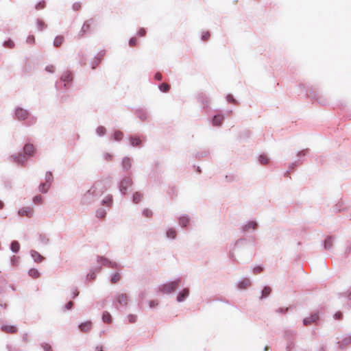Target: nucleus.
<instances>
[{
	"label": "nucleus",
	"instance_id": "31",
	"mask_svg": "<svg viewBox=\"0 0 351 351\" xmlns=\"http://www.w3.org/2000/svg\"><path fill=\"white\" fill-rule=\"evenodd\" d=\"M178 230L175 228L169 227L166 229L165 231V237L171 239L175 240L177 237Z\"/></svg>",
	"mask_w": 351,
	"mask_h": 351
},
{
	"label": "nucleus",
	"instance_id": "17",
	"mask_svg": "<svg viewBox=\"0 0 351 351\" xmlns=\"http://www.w3.org/2000/svg\"><path fill=\"white\" fill-rule=\"evenodd\" d=\"M95 23V19L93 18H90L86 21H85L82 25V27L78 34V38H81L84 37L86 34L90 32L91 25Z\"/></svg>",
	"mask_w": 351,
	"mask_h": 351
},
{
	"label": "nucleus",
	"instance_id": "4",
	"mask_svg": "<svg viewBox=\"0 0 351 351\" xmlns=\"http://www.w3.org/2000/svg\"><path fill=\"white\" fill-rule=\"evenodd\" d=\"M12 117L14 119L22 122L23 125L26 127L32 126L37 121V117L33 115L29 110L19 106L15 108Z\"/></svg>",
	"mask_w": 351,
	"mask_h": 351
},
{
	"label": "nucleus",
	"instance_id": "52",
	"mask_svg": "<svg viewBox=\"0 0 351 351\" xmlns=\"http://www.w3.org/2000/svg\"><path fill=\"white\" fill-rule=\"evenodd\" d=\"M2 45L5 48L12 49L14 47L15 43L10 38H8L3 42Z\"/></svg>",
	"mask_w": 351,
	"mask_h": 351
},
{
	"label": "nucleus",
	"instance_id": "13",
	"mask_svg": "<svg viewBox=\"0 0 351 351\" xmlns=\"http://www.w3.org/2000/svg\"><path fill=\"white\" fill-rule=\"evenodd\" d=\"M197 99L202 104V109L208 114L211 108L209 106L210 101L208 95L204 93H200L197 95Z\"/></svg>",
	"mask_w": 351,
	"mask_h": 351
},
{
	"label": "nucleus",
	"instance_id": "12",
	"mask_svg": "<svg viewBox=\"0 0 351 351\" xmlns=\"http://www.w3.org/2000/svg\"><path fill=\"white\" fill-rule=\"evenodd\" d=\"M225 116L221 110H218L209 117V121L214 127H220L223 125Z\"/></svg>",
	"mask_w": 351,
	"mask_h": 351
},
{
	"label": "nucleus",
	"instance_id": "28",
	"mask_svg": "<svg viewBox=\"0 0 351 351\" xmlns=\"http://www.w3.org/2000/svg\"><path fill=\"white\" fill-rule=\"evenodd\" d=\"M272 289L269 285L263 286V289L261 291V295L259 296V299L261 300H263L269 298L271 295Z\"/></svg>",
	"mask_w": 351,
	"mask_h": 351
},
{
	"label": "nucleus",
	"instance_id": "45",
	"mask_svg": "<svg viewBox=\"0 0 351 351\" xmlns=\"http://www.w3.org/2000/svg\"><path fill=\"white\" fill-rule=\"evenodd\" d=\"M64 41V36L62 35H58L55 37L53 42V45L56 47H59L63 44Z\"/></svg>",
	"mask_w": 351,
	"mask_h": 351
},
{
	"label": "nucleus",
	"instance_id": "11",
	"mask_svg": "<svg viewBox=\"0 0 351 351\" xmlns=\"http://www.w3.org/2000/svg\"><path fill=\"white\" fill-rule=\"evenodd\" d=\"M128 139L130 146L140 148L143 146V143L146 141V136L142 134H130Z\"/></svg>",
	"mask_w": 351,
	"mask_h": 351
},
{
	"label": "nucleus",
	"instance_id": "59",
	"mask_svg": "<svg viewBox=\"0 0 351 351\" xmlns=\"http://www.w3.org/2000/svg\"><path fill=\"white\" fill-rule=\"evenodd\" d=\"M20 257L17 256H12L10 258V264L12 267H17L19 263Z\"/></svg>",
	"mask_w": 351,
	"mask_h": 351
},
{
	"label": "nucleus",
	"instance_id": "44",
	"mask_svg": "<svg viewBox=\"0 0 351 351\" xmlns=\"http://www.w3.org/2000/svg\"><path fill=\"white\" fill-rule=\"evenodd\" d=\"M28 275L34 279H36L40 277V272L38 269L35 267L30 268L27 272Z\"/></svg>",
	"mask_w": 351,
	"mask_h": 351
},
{
	"label": "nucleus",
	"instance_id": "36",
	"mask_svg": "<svg viewBox=\"0 0 351 351\" xmlns=\"http://www.w3.org/2000/svg\"><path fill=\"white\" fill-rule=\"evenodd\" d=\"M21 245L18 241H12L10 244V250L14 253L17 254L20 251Z\"/></svg>",
	"mask_w": 351,
	"mask_h": 351
},
{
	"label": "nucleus",
	"instance_id": "19",
	"mask_svg": "<svg viewBox=\"0 0 351 351\" xmlns=\"http://www.w3.org/2000/svg\"><path fill=\"white\" fill-rule=\"evenodd\" d=\"M178 223L180 226L183 229L188 230L190 228L191 226V217L186 215L183 214L180 215L178 219Z\"/></svg>",
	"mask_w": 351,
	"mask_h": 351
},
{
	"label": "nucleus",
	"instance_id": "14",
	"mask_svg": "<svg viewBox=\"0 0 351 351\" xmlns=\"http://www.w3.org/2000/svg\"><path fill=\"white\" fill-rule=\"evenodd\" d=\"M258 228V222L254 219H250L243 223L240 230L241 232H252Z\"/></svg>",
	"mask_w": 351,
	"mask_h": 351
},
{
	"label": "nucleus",
	"instance_id": "3",
	"mask_svg": "<svg viewBox=\"0 0 351 351\" xmlns=\"http://www.w3.org/2000/svg\"><path fill=\"white\" fill-rule=\"evenodd\" d=\"M97 262L99 264L97 266L92 267L90 272L88 273L86 276V280L93 281L95 280L97 277V274L100 272L102 266L107 267L108 268L112 269H118L121 267L120 264L118 263L110 260V258L101 255H97Z\"/></svg>",
	"mask_w": 351,
	"mask_h": 351
},
{
	"label": "nucleus",
	"instance_id": "20",
	"mask_svg": "<svg viewBox=\"0 0 351 351\" xmlns=\"http://www.w3.org/2000/svg\"><path fill=\"white\" fill-rule=\"evenodd\" d=\"M0 328L3 332L8 334H15L19 330L16 325L8 324L7 323H1Z\"/></svg>",
	"mask_w": 351,
	"mask_h": 351
},
{
	"label": "nucleus",
	"instance_id": "62",
	"mask_svg": "<svg viewBox=\"0 0 351 351\" xmlns=\"http://www.w3.org/2000/svg\"><path fill=\"white\" fill-rule=\"evenodd\" d=\"M47 3L45 0H41L38 1L36 5H34V8L37 10H42L46 8Z\"/></svg>",
	"mask_w": 351,
	"mask_h": 351
},
{
	"label": "nucleus",
	"instance_id": "25",
	"mask_svg": "<svg viewBox=\"0 0 351 351\" xmlns=\"http://www.w3.org/2000/svg\"><path fill=\"white\" fill-rule=\"evenodd\" d=\"M338 297L339 299L342 300H348L350 302H348L346 304V307L349 309L351 308V288L349 289L347 291L343 293H339Z\"/></svg>",
	"mask_w": 351,
	"mask_h": 351
},
{
	"label": "nucleus",
	"instance_id": "5",
	"mask_svg": "<svg viewBox=\"0 0 351 351\" xmlns=\"http://www.w3.org/2000/svg\"><path fill=\"white\" fill-rule=\"evenodd\" d=\"M73 74L71 71H65L62 73L60 80L55 84L58 91L65 93L73 84Z\"/></svg>",
	"mask_w": 351,
	"mask_h": 351
},
{
	"label": "nucleus",
	"instance_id": "7",
	"mask_svg": "<svg viewBox=\"0 0 351 351\" xmlns=\"http://www.w3.org/2000/svg\"><path fill=\"white\" fill-rule=\"evenodd\" d=\"M181 285H183L182 278L178 277L160 285L158 291L162 293L169 295L176 291Z\"/></svg>",
	"mask_w": 351,
	"mask_h": 351
},
{
	"label": "nucleus",
	"instance_id": "47",
	"mask_svg": "<svg viewBox=\"0 0 351 351\" xmlns=\"http://www.w3.org/2000/svg\"><path fill=\"white\" fill-rule=\"evenodd\" d=\"M36 27L38 30L39 31H43L47 27V24L45 23V21L40 18H38L36 21Z\"/></svg>",
	"mask_w": 351,
	"mask_h": 351
},
{
	"label": "nucleus",
	"instance_id": "6",
	"mask_svg": "<svg viewBox=\"0 0 351 351\" xmlns=\"http://www.w3.org/2000/svg\"><path fill=\"white\" fill-rule=\"evenodd\" d=\"M302 91L305 93V96L311 99L313 101H317L319 105L325 106L328 104V101L326 98L320 95L319 92L314 87L306 88L304 84H300Z\"/></svg>",
	"mask_w": 351,
	"mask_h": 351
},
{
	"label": "nucleus",
	"instance_id": "61",
	"mask_svg": "<svg viewBox=\"0 0 351 351\" xmlns=\"http://www.w3.org/2000/svg\"><path fill=\"white\" fill-rule=\"evenodd\" d=\"M286 342V351H293L295 348V341H288Z\"/></svg>",
	"mask_w": 351,
	"mask_h": 351
},
{
	"label": "nucleus",
	"instance_id": "63",
	"mask_svg": "<svg viewBox=\"0 0 351 351\" xmlns=\"http://www.w3.org/2000/svg\"><path fill=\"white\" fill-rule=\"evenodd\" d=\"M74 307V302L71 301L67 302L63 306H62V311L65 312L66 311H69L73 309Z\"/></svg>",
	"mask_w": 351,
	"mask_h": 351
},
{
	"label": "nucleus",
	"instance_id": "2",
	"mask_svg": "<svg viewBox=\"0 0 351 351\" xmlns=\"http://www.w3.org/2000/svg\"><path fill=\"white\" fill-rule=\"evenodd\" d=\"M110 184V180H98L94 183L92 187L88 190L82 197L81 203L90 204L100 197L106 190L107 185Z\"/></svg>",
	"mask_w": 351,
	"mask_h": 351
},
{
	"label": "nucleus",
	"instance_id": "58",
	"mask_svg": "<svg viewBox=\"0 0 351 351\" xmlns=\"http://www.w3.org/2000/svg\"><path fill=\"white\" fill-rule=\"evenodd\" d=\"M264 269H265V267H264L263 265H262V264L256 265L252 267V272L254 274H258L261 273L264 270Z\"/></svg>",
	"mask_w": 351,
	"mask_h": 351
},
{
	"label": "nucleus",
	"instance_id": "56",
	"mask_svg": "<svg viewBox=\"0 0 351 351\" xmlns=\"http://www.w3.org/2000/svg\"><path fill=\"white\" fill-rule=\"evenodd\" d=\"M137 320V315L135 314H129L128 315L126 319L124 320L125 324L127 323H135Z\"/></svg>",
	"mask_w": 351,
	"mask_h": 351
},
{
	"label": "nucleus",
	"instance_id": "33",
	"mask_svg": "<svg viewBox=\"0 0 351 351\" xmlns=\"http://www.w3.org/2000/svg\"><path fill=\"white\" fill-rule=\"evenodd\" d=\"M29 254L34 261L36 263H40L44 260V257L35 250H31Z\"/></svg>",
	"mask_w": 351,
	"mask_h": 351
},
{
	"label": "nucleus",
	"instance_id": "24",
	"mask_svg": "<svg viewBox=\"0 0 351 351\" xmlns=\"http://www.w3.org/2000/svg\"><path fill=\"white\" fill-rule=\"evenodd\" d=\"M34 210L30 206H23L19 209L17 215L20 216H27L32 217L33 216Z\"/></svg>",
	"mask_w": 351,
	"mask_h": 351
},
{
	"label": "nucleus",
	"instance_id": "40",
	"mask_svg": "<svg viewBox=\"0 0 351 351\" xmlns=\"http://www.w3.org/2000/svg\"><path fill=\"white\" fill-rule=\"evenodd\" d=\"M131 199L133 203L138 204L143 199V193L139 191H135L132 193Z\"/></svg>",
	"mask_w": 351,
	"mask_h": 351
},
{
	"label": "nucleus",
	"instance_id": "29",
	"mask_svg": "<svg viewBox=\"0 0 351 351\" xmlns=\"http://www.w3.org/2000/svg\"><path fill=\"white\" fill-rule=\"evenodd\" d=\"M303 163V161L302 159H298L292 162H290L289 165V169L284 173V176H287L288 172L289 171H294L296 170L298 166L302 165Z\"/></svg>",
	"mask_w": 351,
	"mask_h": 351
},
{
	"label": "nucleus",
	"instance_id": "41",
	"mask_svg": "<svg viewBox=\"0 0 351 351\" xmlns=\"http://www.w3.org/2000/svg\"><path fill=\"white\" fill-rule=\"evenodd\" d=\"M101 204L106 206L110 207L113 204V197L111 194H108L104 199L101 200Z\"/></svg>",
	"mask_w": 351,
	"mask_h": 351
},
{
	"label": "nucleus",
	"instance_id": "27",
	"mask_svg": "<svg viewBox=\"0 0 351 351\" xmlns=\"http://www.w3.org/2000/svg\"><path fill=\"white\" fill-rule=\"evenodd\" d=\"M334 241H335L334 236H332V235L326 236L325 239L322 242L324 249L326 250H330L332 246V243H333Z\"/></svg>",
	"mask_w": 351,
	"mask_h": 351
},
{
	"label": "nucleus",
	"instance_id": "35",
	"mask_svg": "<svg viewBox=\"0 0 351 351\" xmlns=\"http://www.w3.org/2000/svg\"><path fill=\"white\" fill-rule=\"evenodd\" d=\"M78 328L82 332H88L92 328V322L91 321H86L81 322L78 325Z\"/></svg>",
	"mask_w": 351,
	"mask_h": 351
},
{
	"label": "nucleus",
	"instance_id": "54",
	"mask_svg": "<svg viewBox=\"0 0 351 351\" xmlns=\"http://www.w3.org/2000/svg\"><path fill=\"white\" fill-rule=\"evenodd\" d=\"M97 136L102 137L106 134V128L103 125H99L95 130Z\"/></svg>",
	"mask_w": 351,
	"mask_h": 351
},
{
	"label": "nucleus",
	"instance_id": "49",
	"mask_svg": "<svg viewBox=\"0 0 351 351\" xmlns=\"http://www.w3.org/2000/svg\"><path fill=\"white\" fill-rule=\"evenodd\" d=\"M251 134H252V132L250 130H245L239 133L238 138L240 139L245 140L250 137Z\"/></svg>",
	"mask_w": 351,
	"mask_h": 351
},
{
	"label": "nucleus",
	"instance_id": "1",
	"mask_svg": "<svg viewBox=\"0 0 351 351\" xmlns=\"http://www.w3.org/2000/svg\"><path fill=\"white\" fill-rule=\"evenodd\" d=\"M36 152V147L27 139L21 147V150L8 156V160L12 162H14L18 165L25 166L28 160L34 156Z\"/></svg>",
	"mask_w": 351,
	"mask_h": 351
},
{
	"label": "nucleus",
	"instance_id": "22",
	"mask_svg": "<svg viewBox=\"0 0 351 351\" xmlns=\"http://www.w3.org/2000/svg\"><path fill=\"white\" fill-rule=\"evenodd\" d=\"M189 295V288L184 287L178 291L176 297V301L179 303L184 302Z\"/></svg>",
	"mask_w": 351,
	"mask_h": 351
},
{
	"label": "nucleus",
	"instance_id": "50",
	"mask_svg": "<svg viewBox=\"0 0 351 351\" xmlns=\"http://www.w3.org/2000/svg\"><path fill=\"white\" fill-rule=\"evenodd\" d=\"M346 207L343 205V202L342 201L337 202L336 204L333 206V210L336 213H339L346 210Z\"/></svg>",
	"mask_w": 351,
	"mask_h": 351
},
{
	"label": "nucleus",
	"instance_id": "60",
	"mask_svg": "<svg viewBox=\"0 0 351 351\" xmlns=\"http://www.w3.org/2000/svg\"><path fill=\"white\" fill-rule=\"evenodd\" d=\"M209 154V150H203L201 152H197L195 154L194 157L196 158H201L204 157H206Z\"/></svg>",
	"mask_w": 351,
	"mask_h": 351
},
{
	"label": "nucleus",
	"instance_id": "21",
	"mask_svg": "<svg viewBox=\"0 0 351 351\" xmlns=\"http://www.w3.org/2000/svg\"><path fill=\"white\" fill-rule=\"evenodd\" d=\"M134 114L142 121H145L148 119V112L145 108H136Z\"/></svg>",
	"mask_w": 351,
	"mask_h": 351
},
{
	"label": "nucleus",
	"instance_id": "55",
	"mask_svg": "<svg viewBox=\"0 0 351 351\" xmlns=\"http://www.w3.org/2000/svg\"><path fill=\"white\" fill-rule=\"evenodd\" d=\"M45 182H47L51 185L52 184V182H53V175L51 171H47L46 172L45 176Z\"/></svg>",
	"mask_w": 351,
	"mask_h": 351
},
{
	"label": "nucleus",
	"instance_id": "53",
	"mask_svg": "<svg viewBox=\"0 0 351 351\" xmlns=\"http://www.w3.org/2000/svg\"><path fill=\"white\" fill-rule=\"evenodd\" d=\"M107 215L106 210L104 208H99L96 210V217L99 219L105 218Z\"/></svg>",
	"mask_w": 351,
	"mask_h": 351
},
{
	"label": "nucleus",
	"instance_id": "15",
	"mask_svg": "<svg viewBox=\"0 0 351 351\" xmlns=\"http://www.w3.org/2000/svg\"><path fill=\"white\" fill-rule=\"evenodd\" d=\"M320 319V312L319 311H316L312 312L309 316L304 317L302 319V323L304 325H309L311 324L315 323L317 324Z\"/></svg>",
	"mask_w": 351,
	"mask_h": 351
},
{
	"label": "nucleus",
	"instance_id": "9",
	"mask_svg": "<svg viewBox=\"0 0 351 351\" xmlns=\"http://www.w3.org/2000/svg\"><path fill=\"white\" fill-rule=\"evenodd\" d=\"M129 302V296L125 293L117 294L113 300L112 305L115 308L123 313L126 310Z\"/></svg>",
	"mask_w": 351,
	"mask_h": 351
},
{
	"label": "nucleus",
	"instance_id": "10",
	"mask_svg": "<svg viewBox=\"0 0 351 351\" xmlns=\"http://www.w3.org/2000/svg\"><path fill=\"white\" fill-rule=\"evenodd\" d=\"M131 174V172H128L127 176H124L117 183V187L121 195H126L128 189L133 185V181L130 177Z\"/></svg>",
	"mask_w": 351,
	"mask_h": 351
},
{
	"label": "nucleus",
	"instance_id": "51",
	"mask_svg": "<svg viewBox=\"0 0 351 351\" xmlns=\"http://www.w3.org/2000/svg\"><path fill=\"white\" fill-rule=\"evenodd\" d=\"M247 244V239L245 237L239 238L237 240L234 244V247H239Z\"/></svg>",
	"mask_w": 351,
	"mask_h": 351
},
{
	"label": "nucleus",
	"instance_id": "30",
	"mask_svg": "<svg viewBox=\"0 0 351 351\" xmlns=\"http://www.w3.org/2000/svg\"><path fill=\"white\" fill-rule=\"evenodd\" d=\"M121 167L123 171H128L132 167V158L128 156L123 157L121 161Z\"/></svg>",
	"mask_w": 351,
	"mask_h": 351
},
{
	"label": "nucleus",
	"instance_id": "34",
	"mask_svg": "<svg viewBox=\"0 0 351 351\" xmlns=\"http://www.w3.org/2000/svg\"><path fill=\"white\" fill-rule=\"evenodd\" d=\"M340 349L343 350L345 347L351 343V333L344 337L341 341L337 342Z\"/></svg>",
	"mask_w": 351,
	"mask_h": 351
},
{
	"label": "nucleus",
	"instance_id": "57",
	"mask_svg": "<svg viewBox=\"0 0 351 351\" xmlns=\"http://www.w3.org/2000/svg\"><path fill=\"white\" fill-rule=\"evenodd\" d=\"M146 297V293L145 291H141L138 294V307L141 308L143 304V301Z\"/></svg>",
	"mask_w": 351,
	"mask_h": 351
},
{
	"label": "nucleus",
	"instance_id": "39",
	"mask_svg": "<svg viewBox=\"0 0 351 351\" xmlns=\"http://www.w3.org/2000/svg\"><path fill=\"white\" fill-rule=\"evenodd\" d=\"M162 75L160 71H156L153 73L152 77H150L149 82L154 84V82H160L162 80Z\"/></svg>",
	"mask_w": 351,
	"mask_h": 351
},
{
	"label": "nucleus",
	"instance_id": "37",
	"mask_svg": "<svg viewBox=\"0 0 351 351\" xmlns=\"http://www.w3.org/2000/svg\"><path fill=\"white\" fill-rule=\"evenodd\" d=\"M51 186V184H49L45 182H41L38 186V190L41 193L46 194L49 191Z\"/></svg>",
	"mask_w": 351,
	"mask_h": 351
},
{
	"label": "nucleus",
	"instance_id": "16",
	"mask_svg": "<svg viewBox=\"0 0 351 351\" xmlns=\"http://www.w3.org/2000/svg\"><path fill=\"white\" fill-rule=\"evenodd\" d=\"M38 64V60L32 58L28 59L22 70L23 73L27 75H29L33 70L36 68V66Z\"/></svg>",
	"mask_w": 351,
	"mask_h": 351
},
{
	"label": "nucleus",
	"instance_id": "48",
	"mask_svg": "<svg viewBox=\"0 0 351 351\" xmlns=\"http://www.w3.org/2000/svg\"><path fill=\"white\" fill-rule=\"evenodd\" d=\"M158 88L162 93H168L171 89V85L167 83H160L158 84Z\"/></svg>",
	"mask_w": 351,
	"mask_h": 351
},
{
	"label": "nucleus",
	"instance_id": "64",
	"mask_svg": "<svg viewBox=\"0 0 351 351\" xmlns=\"http://www.w3.org/2000/svg\"><path fill=\"white\" fill-rule=\"evenodd\" d=\"M32 202L35 204L40 205L43 202V197L39 195H35L32 197Z\"/></svg>",
	"mask_w": 351,
	"mask_h": 351
},
{
	"label": "nucleus",
	"instance_id": "43",
	"mask_svg": "<svg viewBox=\"0 0 351 351\" xmlns=\"http://www.w3.org/2000/svg\"><path fill=\"white\" fill-rule=\"evenodd\" d=\"M310 153V149L308 148L303 149L302 150L298 151L296 153V156L298 159H302L304 162V158L308 156Z\"/></svg>",
	"mask_w": 351,
	"mask_h": 351
},
{
	"label": "nucleus",
	"instance_id": "42",
	"mask_svg": "<svg viewBox=\"0 0 351 351\" xmlns=\"http://www.w3.org/2000/svg\"><path fill=\"white\" fill-rule=\"evenodd\" d=\"M121 278V273L119 271H114L112 273L109 277V280L111 283H117Z\"/></svg>",
	"mask_w": 351,
	"mask_h": 351
},
{
	"label": "nucleus",
	"instance_id": "26",
	"mask_svg": "<svg viewBox=\"0 0 351 351\" xmlns=\"http://www.w3.org/2000/svg\"><path fill=\"white\" fill-rule=\"evenodd\" d=\"M123 138V132L119 130L114 129L110 134V138L114 142H121Z\"/></svg>",
	"mask_w": 351,
	"mask_h": 351
},
{
	"label": "nucleus",
	"instance_id": "32",
	"mask_svg": "<svg viewBox=\"0 0 351 351\" xmlns=\"http://www.w3.org/2000/svg\"><path fill=\"white\" fill-rule=\"evenodd\" d=\"M251 283L252 282H251V280H250V278H243L242 280H239L237 283V287L239 289L243 290V289H246L247 287H250L251 285Z\"/></svg>",
	"mask_w": 351,
	"mask_h": 351
},
{
	"label": "nucleus",
	"instance_id": "8",
	"mask_svg": "<svg viewBox=\"0 0 351 351\" xmlns=\"http://www.w3.org/2000/svg\"><path fill=\"white\" fill-rule=\"evenodd\" d=\"M162 173L159 161H155L154 166L149 175V183L152 186L160 185L162 182Z\"/></svg>",
	"mask_w": 351,
	"mask_h": 351
},
{
	"label": "nucleus",
	"instance_id": "46",
	"mask_svg": "<svg viewBox=\"0 0 351 351\" xmlns=\"http://www.w3.org/2000/svg\"><path fill=\"white\" fill-rule=\"evenodd\" d=\"M258 160L261 165H267L269 162L270 158L266 154L263 153L258 156Z\"/></svg>",
	"mask_w": 351,
	"mask_h": 351
},
{
	"label": "nucleus",
	"instance_id": "38",
	"mask_svg": "<svg viewBox=\"0 0 351 351\" xmlns=\"http://www.w3.org/2000/svg\"><path fill=\"white\" fill-rule=\"evenodd\" d=\"M101 319L104 322L111 324L113 321L112 315L107 311H104L101 315Z\"/></svg>",
	"mask_w": 351,
	"mask_h": 351
},
{
	"label": "nucleus",
	"instance_id": "23",
	"mask_svg": "<svg viewBox=\"0 0 351 351\" xmlns=\"http://www.w3.org/2000/svg\"><path fill=\"white\" fill-rule=\"evenodd\" d=\"M297 332L291 329H285L283 331V337L286 341H295L297 337Z\"/></svg>",
	"mask_w": 351,
	"mask_h": 351
},
{
	"label": "nucleus",
	"instance_id": "18",
	"mask_svg": "<svg viewBox=\"0 0 351 351\" xmlns=\"http://www.w3.org/2000/svg\"><path fill=\"white\" fill-rule=\"evenodd\" d=\"M106 53V50H101L99 51L92 59L90 62V68L93 70L96 69V68L101 64L104 59V56Z\"/></svg>",
	"mask_w": 351,
	"mask_h": 351
}]
</instances>
